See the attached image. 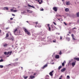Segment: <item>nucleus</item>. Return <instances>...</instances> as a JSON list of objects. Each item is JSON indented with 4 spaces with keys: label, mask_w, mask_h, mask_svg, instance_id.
<instances>
[{
    "label": "nucleus",
    "mask_w": 79,
    "mask_h": 79,
    "mask_svg": "<svg viewBox=\"0 0 79 79\" xmlns=\"http://www.w3.org/2000/svg\"><path fill=\"white\" fill-rule=\"evenodd\" d=\"M26 22H27V23H28V21H27Z\"/></svg>",
    "instance_id": "0e129e2a"
},
{
    "label": "nucleus",
    "mask_w": 79,
    "mask_h": 79,
    "mask_svg": "<svg viewBox=\"0 0 79 79\" xmlns=\"http://www.w3.org/2000/svg\"><path fill=\"white\" fill-rule=\"evenodd\" d=\"M52 29H53V27H54V26H52Z\"/></svg>",
    "instance_id": "6e6d98bb"
},
{
    "label": "nucleus",
    "mask_w": 79,
    "mask_h": 79,
    "mask_svg": "<svg viewBox=\"0 0 79 79\" xmlns=\"http://www.w3.org/2000/svg\"><path fill=\"white\" fill-rule=\"evenodd\" d=\"M9 65H11V64H9Z\"/></svg>",
    "instance_id": "774afa93"
},
{
    "label": "nucleus",
    "mask_w": 79,
    "mask_h": 79,
    "mask_svg": "<svg viewBox=\"0 0 79 79\" xmlns=\"http://www.w3.org/2000/svg\"><path fill=\"white\" fill-rule=\"evenodd\" d=\"M10 20H13V18H10Z\"/></svg>",
    "instance_id": "a18cd8bd"
},
{
    "label": "nucleus",
    "mask_w": 79,
    "mask_h": 79,
    "mask_svg": "<svg viewBox=\"0 0 79 79\" xmlns=\"http://www.w3.org/2000/svg\"><path fill=\"white\" fill-rule=\"evenodd\" d=\"M74 60H77V61H79V58H77L76 57L74 58Z\"/></svg>",
    "instance_id": "9d476101"
},
{
    "label": "nucleus",
    "mask_w": 79,
    "mask_h": 79,
    "mask_svg": "<svg viewBox=\"0 0 79 79\" xmlns=\"http://www.w3.org/2000/svg\"><path fill=\"white\" fill-rule=\"evenodd\" d=\"M66 39L67 40H68V41H69L70 40V38L69 37H67L66 38Z\"/></svg>",
    "instance_id": "b1692460"
},
{
    "label": "nucleus",
    "mask_w": 79,
    "mask_h": 79,
    "mask_svg": "<svg viewBox=\"0 0 79 79\" xmlns=\"http://www.w3.org/2000/svg\"><path fill=\"white\" fill-rule=\"evenodd\" d=\"M58 20H59V21L60 20V19H57Z\"/></svg>",
    "instance_id": "3c124183"
},
{
    "label": "nucleus",
    "mask_w": 79,
    "mask_h": 79,
    "mask_svg": "<svg viewBox=\"0 0 79 79\" xmlns=\"http://www.w3.org/2000/svg\"><path fill=\"white\" fill-rule=\"evenodd\" d=\"M3 61V60H2V59H1L0 60V62H2V61Z\"/></svg>",
    "instance_id": "2f4dec72"
},
{
    "label": "nucleus",
    "mask_w": 79,
    "mask_h": 79,
    "mask_svg": "<svg viewBox=\"0 0 79 79\" xmlns=\"http://www.w3.org/2000/svg\"><path fill=\"white\" fill-rule=\"evenodd\" d=\"M12 47H14V46H13V45H12Z\"/></svg>",
    "instance_id": "052dcab7"
},
{
    "label": "nucleus",
    "mask_w": 79,
    "mask_h": 79,
    "mask_svg": "<svg viewBox=\"0 0 79 79\" xmlns=\"http://www.w3.org/2000/svg\"><path fill=\"white\" fill-rule=\"evenodd\" d=\"M27 12H29V11H30V10H27Z\"/></svg>",
    "instance_id": "c9c22d12"
},
{
    "label": "nucleus",
    "mask_w": 79,
    "mask_h": 79,
    "mask_svg": "<svg viewBox=\"0 0 79 79\" xmlns=\"http://www.w3.org/2000/svg\"><path fill=\"white\" fill-rule=\"evenodd\" d=\"M40 0H38L37 1L38 2H39V4H41V2H40Z\"/></svg>",
    "instance_id": "a878e982"
},
{
    "label": "nucleus",
    "mask_w": 79,
    "mask_h": 79,
    "mask_svg": "<svg viewBox=\"0 0 79 79\" xmlns=\"http://www.w3.org/2000/svg\"><path fill=\"white\" fill-rule=\"evenodd\" d=\"M28 7H31V8H35V7L33 6H31V5L28 4Z\"/></svg>",
    "instance_id": "6e6552de"
},
{
    "label": "nucleus",
    "mask_w": 79,
    "mask_h": 79,
    "mask_svg": "<svg viewBox=\"0 0 79 79\" xmlns=\"http://www.w3.org/2000/svg\"><path fill=\"white\" fill-rule=\"evenodd\" d=\"M29 13H32V11L30 10Z\"/></svg>",
    "instance_id": "37998d69"
},
{
    "label": "nucleus",
    "mask_w": 79,
    "mask_h": 79,
    "mask_svg": "<svg viewBox=\"0 0 79 79\" xmlns=\"http://www.w3.org/2000/svg\"><path fill=\"white\" fill-rule=\"evenodd\" d=\"M58 9V8L56 7H54L53 8V10L55 11H57V10Z\"/></svg>",
    "instance_id": "20e7f679"
},
{
    "label": "nucleus",
    "mask_w": 79,
    "mask_h": 79,
    "mask_svg": "<svg viewBox=\"0 0 79 79\" xmlns=\"http://www.w3.org/2000/svg\"><path fill=\"white\" fill-rule=\"evenodd\" d=\"M63 63H66V61H64V62Z\"/></svg>",
    "instance_id": "864d4df0"
},
{
    "label": "nucleus",
    "mask_w": 79,
    "mask_h": 79,
    "mask_svg": "<svg viewBox=\"0 0 79 79\" xmlns=\"http://www.w3.org/2000/svg\"><path fill=\"white\" fill-rule=\"evenodd\" d=\"M37 27V25H36L35 26V27Z\"/></svg>",
    "instance_id": "69168bd1"
},
{
    "label": "nucleus",
    "mask_w": 79,
    "mask_h": 79,
    "mask_svg": "<svg viewBox=\"0 0 79 79\" xmlns=\"http://www.w3.org/2000/svg\"><path fill=\"white\" fill-rule=\"evenodd\" d=\"M71 23H69V24H71Z\"/></svg>",
    "instance_id": "338daca9"
},
{
    "label": "nucleus",
    "mask_w": 79,
    "mask_h": 79,
    "mask_svg": "<svg viewBox=\"0 0 79 79\" xmlns=\"http://www.w3.org/2000/svg\"><path fill=\"white\" fill-rule=\"evenodd\" d=\"M60 77L61 78H62L63 77V76H62V75H61V76H60Z\"/></svg>",
    "instance_id": "de8ad7c7"
},
{
    "label": "nucleus",
    "mask_w": 79,
    "mask_h": 79,
    "mask_svg": "<svg viewBox=\"0 0 79 79\" xmlns=\"http://www.w3.org/2000/svg\"><path fill=\"white\" fill-rule=\"evenodd\" d=\"M0 68H3V66L0 65Z\"/></svg>",
    "instance_id": "bb28decb"
},
{
    "label": "nucleus",
    "mask_w": 79,
    "mask_h": 79,
    "mask_svg": "<svg viewBox=\"0 0 79 79\" xmlns=\"http://www.w3.org/2000/svg\"><path fill=\"white\" fill-rule=\"evenodd\" d=\"M34 23L36 25H37V24H38V22H34Z\"/></svg>",
    "instance_id": "5701e85b"
},
{
    "label": "nucleus",
    "mask_w": 79,
    "mask_h": 79,
    "mask_svg": "<svg viewBox=\"0 0 79 79\" xmlns=\"http://www.w3.org/2000/svg\"><path fill=\"white\" fill-rule=\"evenodd\" d=\"M35 77V76H30V79H33V78H34Z\"/></svg>",
    "instance_id": "2eb2a0df"
},
{
    "label": "nucleus",
    "mask_w": 79,
    "mask_h": 79,
    "mask_svg": "<svg viewBox=\"0 0 79 79\" xmlns=\"http://www.w3.org/2000/svg\"><path fill=\"white\" fill-rule=\"evenodd\" d=\"M61 68H62V66L60 65V66H59L58 67L59 70H60V69H61Z\"/></svg>",
    "instance_id": "aec40b11"
},
{
    "label": "nucleus",
    "mask_w": 79,
    "mask_h": 79,
    "mask_svg": "<svg viewBox=\"0 0 79 79\" xmlns=\"http://www.w3.org/2000/svg\"><path fill=\"white\" fill-rule=\"evenodd\" d=\"M16 31H18V29L17 28H15V29H14V34L15 35H18V34L17 33H16Z\"/></svg>",
    "instance_id": "7ed1b4c3"
},
{
    "label": "nucleus",
    "mask_w": 79,
    "mask_h": 79,
    "mask_svg": "<svg viewBox=\"0 0 79 79\" xmlns=\"http://www.w3.org/2000/svg\"><path fill=\"white\" fill-rule=\"evenodd\" d=\"M60 39L61 40V39H62V37L60 36Z\"/></svg>",
    "instance_id": "49530a36"
},
{
    "label": "nucleus",
    "mask_w": 79,
    "mask_h": 79,
    "mask_svg": "<svg viewBox=\"0 0 79 79\" xmlns=\"http://www.w3.org/2000/svg\"><path fill=\"white\" fill-rule=\"evenodd\" d=\"M12 16H15V14H12Z\"/></svg>",
    "instance_id": "79ce46f5"
},
{
    "label": "nucleus",
    "mask_w": 79,
    "mask_h": 79,
    "mask_svg": "<svg viewBox=\"0 0 79 79\" xmlns=\"http://www.w3.org/2000/svg\"><path fill=\"white\" fill-rule=\"evenodd\" d=\"M59 55H61L62 54V52H61V51H60V52L59 53Z\"/></svg>",
    "instance_id": "cd10ccee"
},
{
    "label": "nucleus",
    "mask_w": 79,
    "mask_h": 79,
    "mask_svg": "<svg viewBox=\"0 0 79 79\" xmlns=\"http://www.w3.org/2000/svg\"><path fill=\"white\" fill-rule=\"evenodd\" d=\"M62 66H64V63H63L62 64Z\"/></svg>",
    "instance_id": "c85d7f7f"
},
{
    "label": "nucleus",
    "mask_w": 79,
    "mask_h": 79,
    "mask_svg": "<svg viewBox=\"0 0 79 79\" xmlns=\"http://www.w3.org/2000/svg\"><path fill=\"white\" fill-rule=\"evenodd\" d=\"M67 35H69V34H67Z\"/></svg>",
    "instance_id": "680f3d73"
},
{
    "label": "nucleus",
    "mask_w": 79,
    "mask_h": 79,
    "mask_svg": "<svg viewBox=\"0 0 79 79\" xmlns=\"http://www.w3.org/2000/svg\"><path fill=\"white\" fill-rule=\"evenodd\" d=\"M77 23H79V19H78V20L77 21Z\"/></svg>",
    "instance_id": "5fc2aeb1"
},
{
    "label": "nucleus",
    "mask_w": 79,
    "mask_h": 79,
    "mask_svg": "<svg viewBox=\"0 0 79 79\" xmlns=\"http://www.w3.org/2000/svg\"><path fill=\"white\" fill-rule=\"evenodd\" d=\"M12 52H13L12 51H9L7 52H4V54L5 55H9V56L11 55V53H12Z\"/></svg>",
    "instance_id": "f257e3e1"
},
{
    "label": "nucleus",
    "mask_w": 79,
    "mask_h": 79,
    "mask_svg": "<svg viewBox=\"0 0 79 79\" xmlns=\"http://www.w3.org/2000/svg\"><path fill=\"white\" fill-rule=\"evenodd\" d=\"M13 12H16L17 11V10H13Z\"/></svg>",
    "instance_id": "c756f323"
},
{
    "label": "nucleus",
    "mask_w": 79,
    "mask_h": 79,
    "mask_svg": "<svg viewBox=\"0 0 79 79\" xmlns=\"http://www.w3.org/2000/svg\"><path fill=\"white\" fill-rule=\"evenodd\" d=\"M77 29V28H76V27H74V28H73V29Z\"/></svg>",
    "instance_id": "e433bc0d"
},
{
    "label": "nucleus",
    "mask_w": 79,
    "mask_h": 79,
    "mask_svg": "<svg viewBox=\"0 0 79 79\" xmlns=\"http://www.w3.org/2000/svg\"><path fill=\"white\" fill-rule=\"evenodd\" d=\"M23 77H24V79H27V78H28V76L25 77L24 76Z\"/></svg>",
    "instance_id": "412c9836"
},
{
    "label": "nucleus",
    "mask_w": 79,
    "mask_h": 79,
    "mask_svg": "<svg viewBox=\"0 0 79 79\" xmlns=\"http://www.w3.org/2000/svg\"><path fill=\"white\" fill-rule=\"evenodd\" d=\"M43 2V0H41V3H42V2Z\"/></svg>",
    "instance_id": "603ef678"
},
{
    "label": "nucleus",
    "mask_w": 79,
    "mask_h": 79,
    "mask_svg": "<svg viewBox=\"0 0 79 79\" xmlns=\"http://www.w3.org/2000/svg\"><path fill=\"white\" fill-rule=\"evenodd\" d=\"M71 36L72 37L73 40H77L76 39H75V38H74V35L73 34H72Z\"/></svg>",
    "instance_id": "0eeeda50"
},
{
    "label": "nucleus",
    "mask_w": 79,
    "mask_h": 79,
    "mask_svg": "<svg viewBox=\"0 0 79 79\" xmlns=\"http://www.w3.org/2000/svg\"><path fill=\"white\" fill-rule=\"evenodd\" d=\"M24 31L25 32H26V33H27V35H30V32H29V31H28V30H27V29L26 28H24Z\"/></svg>",
    "instance_id": "f03ea898"
},
{
    "label": "nucleus",
    "mask_w": 79,
    "mask_h": 79,
    "mask_svg": "<svg viewBox=\"0 0 79 79\" xmlns=\"http://www.w3.org/2000/svg\"><path fill=\"white\" fill-rule=\"evenodd\" d=\"M75 64H76L75 62H73L72 63V65L73 67H74V66H75Z\"/></svg>",
    "instance_id": "9b49d317"
},
{
    "label": "nucleus",
    "mask_w": 79,
    "mask_h": 79,
    "mask_svg": "<svg viewBox=\"0 0 79 79\" xmlns=\"http://www.w3.org/2000/svg\"><path fill=\"white\" fill-rule=\"evenodd\" d=\"M23 13H26V11H24L23 12Z\"/></svg>",
    "instance_id": "8fccbe9b"
},
{
    "label": "nucleus",
    "mask_w": 79,
    "mask_h": 79,
    "mask_svg": "<svg viewBox=\"0 0 79 79\" xmlns=\"http://www.w3.org/2000/svg\"><path fill=\"white\" fill-rule=\"evenodd\" d=\"M66 4L67 5H70V3H69V2H66Z\"/></svg>",
    "instance_id": "f8f14e48"
},
{
    "label": "nucleus",
    "mask_w": 79,
    "mask_h": 79,
    "mask_svg": "<svg viewBox=\"0 0 79 79\" xmlns=\"http://www.w3.org/2000/svg\"><path fill=\"white\" fill-rule=\"evenodd\" d=\"M67 78H70V77H69V76H67Z\"/></svg>",
    "instance_id": "4c0bfd02"
},
{
    "label": "nucleus",
    "mask_w": 79,
    "mask_h": 79,
    "mask_svg": "<svg viewBox=\"0 0 79 79\" xmlns=\"http://www.w3.org/2000/svg\"><path fill=\"white\" fill-rule=\"evenodd\" d=\"M11 39L12 40V41H13V40H14L13 38H11Z\"/></svg>",
    "instance_id": "ea45409f"
},
{
    "label": "nucleus",
    "mask_w": 79,
    "mask_h": 79,
    "mask_svg": "<svg viewBox=\"0 0 79 79\" xmlns=\"http://www.w3.org/2000/svg\"><path fill=\"white\" fill-rule=\"evenodd\" d=\"M69 34H71V32H70V31H69Z\"/></svg>",
    "instance_id": "13d9d810"
},
{
    "label": "nucleus",
    "mask_w": 79,
    "mask_h": 79,
    "mask_svg": "<svg viewBox=\"0 0 79 79\" xmlns=\"http://www.w3.org/2000/svg\"><path fill=\"white\" fill-rule=\"evenodd\" d=\"M4 8L6 9V10H8L9 9L8 7H5Z\"/></svg>",
    "instance_id": "393cba45"
},
{
    "label": "nucleus",
    "mask_w": 79,
    "mask_h": 79,
    "mask_svg": "<svg viewBox=\"0 0 79 79\" xmlns=\"http://www.w3.org/2000/svg\"><path fill=\"white\" fill-rule=\"evenodd\" d=\"M37 27H41V26L40 24L39 23L37 25Z\"/></svg>",
    "instance_id": "6ab92c4d"
},
{
    "label": "nucleus",
    "mask_w": 79,
    "mask_h": 79,
    "mask_svg": "<svg viewBox=\"0 0 79 79\" xmlns=\"http://www.w3.org/2000/svg\"><path fill=\"white\" fill-rule=\"evenodd\" d=\"M36 73H34V75H36Z\"/></svg>",
    "instance_id": "09e8293b"
},
{
    "label": "nucleus",
    "mask_w": 79,
    "mask_h": 79,
    "mask_svg": "<svg viewBox=\"0 0 79 79\" xmlns=\"http://www.w3.org/2000/svg\"><path fill=\"white\" fill-rule=\"evenodd\" d=\"M77 17H79V12L77 13Z\"/></svg>",
    "instance_id": "4be33fe9"
},
{
    "label": "nucleus",
    "mask_w": 79,
    "mask_h": 79,
    "mask_svg": "<svg viewBox=\"0 0 79 79\" xmlns=\"http://www.w3.org/2000/svg\"><path fill=\"white\" fill-rule=\"evenodd\" d=\"M9 57V56H7V57Z\"/></svg>",
    "instance_id": "e2e57ef3"
},
{
    "label": "nucleus",
    "mask_w": 79,
    "mask_h": 79,
    "mask_svg": "<svg viewBox=\"0 0 79 79\" xmlns=\"http://www.w3.org/2000/svg\"><path fill=\"white\" fill-rule=\"evenodd\" d=\"M65 11H66V12H68V11H69V9L68 8H66L65 9Z\"/></svg>",
    "instance_id": "4468645a"
},
{
    "label": "nucleus",
    "mask_w": 79,
    "mask_h": 79,
    "mask_svg": "<svg viewBox=\"0 0 79 79\" xmlns=\"http://www.w3.org/2000/svg\"><path fill=\"white\" fill-rule=\"evenodd\" d=\"M65 70H66V68H64L61 70V71L62 72H64V71H65Z\"/></svg>",
    "instance_id": "ddd939ff"
},
{
    "label": "nucleus",
    "mask_w": 79,
    "mask_h": 79,
    "mask_svg": "<svg viewBox=\"0 0 79 79\" xmlns=\"http://www.w3.org/2000/svg\"><path fill=\"white\" fill-rule=\"evenodd\" d=\"M53 43H56V40H53Z\"/></svg>",
    "instance_id": "7c9ffc66"
},
{
    "label": "nucleus",
    "mask_w": 79,
    "mask_h": 79,
    "mask_svg": "<svg viewBox=\"0 0 79 79\" xmlns=\"http://www.w3.org/2000/svg\"><path fill=\"white\" fill-rule=\"evenodd\" d=\"M8 29H9V27H7L6 28V30Z\"/></svg>",
    "instance_id": "c03bdc74"
},
{
    "label": "nucleus",
    "mask_w": 79,
    "mask_h": 79,
    "mask_svg": "<svg viewBox=\"0 0 79 79\" xmlns=\"http://www.w3.org/2000/svg\"><path fill=\"white\" fill-rule=\"evenodd\" d=\"M47 25L48 27V31H51V28L50 27V24H46V25Z\"/></svg>",
    "instance_id": "423d86ee"
},
{
    "label": "nucleus",
    "mask_w": 79,
    "mask_h": 79,
    "mask_svg": "<svg viewBox=\"0 0 79 79\" xmlns=\"http://www.w3.org/2000/svg\"><path fill=\"white\" fill-rule=\"evenodd\" d=\"M55 58H57V59H58L60 58V56L59 55H56L55 56Z\"/></svg>",
    "instance_id": "1a4fd4ad"
},
{
    "label": "nucleus",
    "mask_w": 79,
    "mask_h": 79,
    "mask_svg": "<svg viewBox=\"0 0 79 79\" xmlns=\"http://www.w3.org/2000/svg\"><path fill=\"white\" fill-rule=\"evenodd\" d=\"M9 37V35H8V34L6 33V38L7 37Z\"/></svg>",
    "instance_id": "f3484780"
},
{
    "label": "nucleus",
    "mask_w": 79,
    "mask_h": 79,
    "mask_svg": "<svg viewBox=\"0 0 79 79\" xmlns=\"http://www.w3.org/2000/svg\"><path fill=\"white\" fill-rule=\"evenodd\" d=\"M47 66H48L47 64H45L42 68L43 69H44V68H46V67H47Z\"/></svg>",
    "instance_id": "dca6fc26"
},
{
    "label": "nucleus",
    "mask_w": 79,
    "mask_h": 79,
    "mask_svg": "<svg viewBox=\"0 0 79 79\" xmlns=\"http://www.w3.org/2000/svg\"><path fill=\"white\" fill-rule=\"evenodd\" d=\"M64 24H65V25H67V24H66V23L65 22H64Z\"/></svg>",
    "instance_id": "72a5a7b5"
},
{
    "label": "nucleus",
    "mask_w": 79,
    "mask_h": 79,
    "mask_svg": "<svg viewBox=\"0 0 79 79\" xmlns=\"http://www.w3.org/2000/svg\"><path fill=\"white\" fill-rule=\"evenodd\" d=\"M13 9H10V11H13Z\"/></svg>",
    "instance_id": "58836bf2"
},
{
    "label": "nucleus",
    "mask_w": 79,
    "mask_h": 79,
    "mask_svg": "<svg viewBox=\"0 0 79 79\" xmlns=\"http://www.w3.org/2000/svg\"><path fill=\"white\" fill-rule=\"evenodd\" d=\"M7 45H8V44H5L3 45V46L4 47H6Z\"/></svg>",
    "instance_id": "a211bd4d"
},
{
    "label": "nucleus",
    "mask_w": 79,
    "mask_h": 79,
    "mask_svg": "<svg viewBox=\"0 0 79 79\" xmlns=\"http://www.w3.org/2000/svg\"><path fill=\"white\" fill-rule=\"evenodd\" d=\"M1 31H2V30H1L0 29V33H1Z\"/></svg>",
    "instance_id": "bf43d9fd"
},
{
    "label": "nucleus",
    "mask_w": 79,
    "mask_h": 79,
    "mask_svg": "<svg viewBox=\"0 0 79 79\" xmlns=\"http://www.w3.org/2000/svg\"><path fill=\"white\" fill-rule=\"evenodd\" d=\"M40 11H44V9H41Z\"/></svg>",
    "instance_id": "a19ab883"
},
{
    "label": "nucleus",
    "mask_w": 79,
    "mask_h": 79,
    "mask_svg": "<svg viewBox=\"0 0 79 79\" xmlns=\"http://www.w3.org/2000/svg\"><path fill=\"white\" fill-rule=\"evenodd\" d=\"M53 23H54V25H56V23H55V22H53Z\"/></svg>",
    "instance_id": "473e14b6"
},
{
    "label": "nucleus",
    "mask_w": 79,
    "mask_h": 79,
    "mask_svg": "<svg viewBox=\"0 0 79 79\" xmlns=\"http://www.w3.org/2000/svg\"><path fill=\"white\" fill-rule=\"evenodd\" d=\"M8 33H10V35H11V33L10 32H8Z\"/></svg>",
    "instance_id": "f704fd0d"
},
{
    "label": "nucleus",
    "mask_w": 79,
    "mask_h": 79,
    "mask_svg": "<svg viewBox=\"0 0 79 79\" xmlns=\"http://www.w3.org/2000/svg\"><path fill=\"white\" fill-rule=\"evenodd\" d=\"M19 34H20V33H21V31H19Z\"/></svg>",
    "instance_id": "4d7b16f0"
},
{
    "label": "nucleus",
    "mask_w": 79,
    "mask_h": 79,
    "mask_svg": "<svg viewBox=\"0 0 79 79\" xmlns=\"http://www.w3.org/2000/svg\"><path fill=\"white\" fill-rule=\"evenodd\" d=\"M54 72V71L53 70L51 72L49 73V74L51 76H53V73Z\"/></svg>",
    "instance_id": "39448f33"
}]
</instances>
